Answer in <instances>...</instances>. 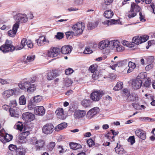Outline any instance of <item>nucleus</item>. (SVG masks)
Instances as JSON below:
<instances>
[{
    "label": "nucleus",
    "mask_w": 155,
    "mask_h": 155,
    "mask_svg": "<svg viewBox=\"0 0 155 155\" xmlns=\"http://www.w3.org/2000/svg\"><path fill=\"white\" fill-rule=\"evenodd\" d=\"M120 143L119 142V143H117V146L115 148V151L116 153L119 155H122L125 153L126 151L123 148L122 146L119 143Z\"/></svg>",
    "instance_id": "20"
},
{
    "label": "nucleus",
    "mask_w": 155,
    "mask_h": 155,
    "mask_svg": "<svg viewBox=\"0 0 155 155\" xmlns=\"http://www.w3.org/2000/svg\"><path fill=\"white\" fill-rule=\"evenodd\" d=\"M122 44L124 46L129 47H132L131 44L129 42L126 40H123L122 41Z\"/></svg>",
    "instance_id": "56"
},
{
    "label": "nucleus",
    "mask_w": 155,
    "mask_h": 155,
    "mask_svg": "<svg viewBox=\"0 0 155 155\" xmlns=\"http://www.w3.org/2000/svg\"><path fill=\"white\" fill-rule=\"evenodd\" d=\"M154 58L153 56H150L148 57L147 59V62L148 64H151L152 63H154Z\"/></svg>",
    "instance_id": "53"
},
{
    "label": "nucleus",
    "mask_w": 155,
    "mask_h": 155,
    "mask_svg": "<svg viewBox=\"0 0 155 155\" xmlns=\"http://www.w3.org/2000/svg\"><path fill=\"white\" fill-rule=\"evenodd\" d=\"M109 45V41L107 40H105L99 42L98 47L99 49L102 50L107 47Z\"/></svg>",
    "instance_id": "26"
},
{
    "label": "nucleus",
    "mask_w": 155,
    "mask_h": 155,
    "mask_svg": "<svg viewBox=\"0 0 155 155\" xmlns=\"http://www.w3.org/2000/svg\"><path fill=\"white\" fill-rule=\"evenodd\" d=\"M35 41L39 46H42L45 44L49 43V41L46 39L44 35L40 36L38 39L35 40Z\"/></svg>",
    "instance_id": "14"
},
{
    "label": "nucleus",
    "mask_w": 155,
    "mask_h": 155,
    "mask_svg": "<svg viewBox=\"0 0 155 155\" xmlns=\"http://www.w3.org/2000/svg\"><path fill=\"white\" fill-rule=\"evenodd\" d=\"M100 110L98 107H95L88 111L87 113L88 117L91 118L98 113Z\"/></svg>",
    "instance_id": "18"
},
{
    "label": "nucleus",
    "mask_w": 155,
    "mask_h": 155,
    "mask_svg": "<svg viewBox=\"0 0 155 155\" xmlns=\"http://www.w3.org/2000/svg\"><path fill=\"white\" fill-rule=\"evenodd\" d=\"M86 115V111L85 110H78L74 114V116L76 119H82Z\"/></svg>",
    "instance_id": "13"
},
{
    "label": "nucleus",
    "mask_w": 155,
    "mask_h": 155,
    "mask_svg": "<svg viewBox=\"0 0 155 155\" xmlns=\"http://www.w3.org/2000/svg\"><path fill=\"white\" fill-rule=\"evenodd\" d=\"M137 100V98L136 95L134 94H132L129 96L127 99V100L128 102L136 101Z\"/></svg>",
    "instance_id": "36"
},
{
    "label": "nucleus",
    "mask_w": 155,
    "mask_h": 155,
    "mask_svg": "<svg viewBox=\"0 0 155 155\" xmlns=\"http://www.w3.org/2000/svg\"><path fill=\"white\" fill-rule=\"evenodd\" d=\"M55 113L59 118L64 119V112L63 108L60 107L58 108L56 110Z\"/></svg>",
    "instance_id": "27"
},
{
    "label": "nucleus",
    "mask_w": 155,
    "mask_h": 155,
    "mask_svg": "<svg viewBox=\"0 0 155 155\" xmlns=\"http://www.w3.org/2000/svg\"><path fill=\"white\" fill-rule=\"evenodd\" d=\"M124 48L122 45H119L116 48V50L117 52H121L124 50Z\"/></svg>",
    "instance_id": "60"
},
{
    "label": "nucleus",
    "mask_w": 155,
    "mask_h": 155,
    "mask_svg": "<svg viewBox=\"0 0 155 155\" xmlns=\"http://www.w3.org/2000/svg\"><path fill=\"white\" fill-rule=\"evenodd\" d=\"M88 70L92 73H94L95 72H97V64H93L91 65L88 69Z\"/></svg>",
    "instance_id": "37"
},
{
    "label": "nucleus",
    "mask_w": 155,
    "mask_h": 155,
    "mask_svg": "<svg viewBox=\"0 0 155 155\" xmlns=\"http://www.w3.org/2000/svg\"><path fill=\"white\" fill-rule=\"evenodd\" d=\"M154 64V63H153L149 64L146 66L145 67V70L146 71H149L151 70L153 68Z\"/></svg>",
    "instance_id": "47"
},
{
    "label": "nucleus",
    "mask_w": 155,
    "mask_h": 155,
    "mask_svg": "<svg viewBox=\"0 0 155 155\" xmlns=\"http://www.w3.org/2000/svg\"><path fill=\"white\" fill-rule=\"evenodd\" d=\"M21 46L18 48H17L16 50H20L23 48L24 46L27 45L28 47L30 48H33V44L32 41L29 40H27L26 38H23L21 41Z\"/></svg>",
    "instance_id": "11"
},
{
    "label": "nucleus",
    "mask_w": 155,
    "mask_h": 155,
    "mask_svg": "<svg viewBox=\"0 0 155 155\" xmlns=\"http://www.w3.org/2000/svg\"><path fill=\"white\" fill-rule=\"evenodd\" d=\"M18 123L19 124L16 125L17 128L20 131H21L23 128V125L22 123L19 122Z\"/></svg>",
    "instance_id": "59"
},
{
    "label": "nucleus",
    "mask_w": 155,
    "mask_h": 155,
    "mask_svg": "<svg viewBox=\"0 0 155 155\" xmlns=\"http://www.w3.org/2000/svg\"><path fill=\"white\" fill-rule=\"evenodd\" d=\"M69 145L71 148L74 150H76L81 147V144L71 142L70 143Z\"/></svg>",
    "instance_id": "30"
},
{
    "label": "nucleus",
    "mask_w": 155,
    "mask_h": 155,
    "mask_svg": "<svg viewBox=\"0 0 155 155\" xmlns=\"http://www.w3.org/2000/svg\"><path fill=\"white\" fill-rule=\"evenodd\" d=\"M34 111L36 115L41 116L43 115L45 113V108L42 106L35 107L34 108Z\"/></svg>",
    "instance_id": "16"
},
{
    "label": "nucleus",
    "mask_w": 155,
    "mask_h": 155,
    "mask_svg": "<svg viewBox=\"0 0 155 155\" xmlns=\"http://www.w3.org/2000/svg\"><path fill=\"white\" fill-rule=\"evenodd\" d=\"M142 84V82L139 78H137L132 82V87L135 90L140 88Z\"/></svg>",
    "instance_id": "17"
},
{
    "label": "nucleus",
    "mask_w": 155,
    "mask_h": 155,
    "mask_svg": "<svg viewBox=\"0 0 155 155\" xmlns=\"http://www.w3.org/2000/svg\"><path fill=\"white\" fill-rule=\"evenodd\" d=\"M41 101V97L39 95H38L34 97L33 101L35 103H37L40 102Z\"/></svg>",
    "instance_id": "55"
},
{
    "label": "nucleus",
    "mask_w": 155,
    "mask_h": 155,
    "mask_svg": "<svg viewBox=\"0 0 155 155\" xmlns=\"http://www.w3.org/2000/svg\"><path fill=\"white\" fill-rule=\"evenodd\" d=\"M128 142H130L131 145H133L135 142L134 136H132L130 137L127 140Z\"/></svg>",
    "instance_id": "48"
},
{
    "label": "nucleus",
    "mask_w": 155,
    "mask_h": 155,
    "mask_svg": "<svg viewBox=\"0 0 155 155\" xmlns=\"http://www.w3.org/2000/svg\"><path fill=\"white\" fill-rule=\"evenodd\" d=\"M35 58V56H28L27 57V59L26 58L25 60H23L22 62L24 64H27L28 62H30L33 61L34 60Z\"/></svg>",
    "instance_id": "39"
},
{
    "label": "nucleus",
    "mask_w": 155,
    "mask_h": 155,
    "mask_svg": "<svg viewBox=\"0 0 155 155\" xmlns=\"http://www.w3.org/2000/svg\"><path fill=\"white\" fill-rule=\"evenodd\" d=\"M74 34V32L73 31H68L65 33V34L67 38H71Z\"/></svg>",
    "instance_id": "50"
},
{
    "label": "nucleus",
    "mask_w": 155,
    "mask_h": 155,
    "mask_svg": "<svg viewBox=\"0 0 155 155\" xmlns=\"http://www.w3.org/2000/svg\"><path fill=\"white\" fill-rule=\"evenodd\" d=\"M67 126L66 123H62L56 126L55 127V131H58L66 127Z\"/></svg>",
    "instance_id": "29"
},
{
    "label": "nucleus",
    "mask_w": 155,
    "mask_h": 155,
    "mask_svg": "<svg viewBox=\"0 0 155 155\" xmlns=\"http://www.w3.org/2000/svg\"><path fill=\"white\" fill-rule=\"evenodd\" d=\"M87 142L88 146L90 147H92L94 145V142L91 139L88 140Z\"/></svg>",
    "instance_id": "57"
},
{
    "label": "nucleus",
    "mask_w": 155,
    "mask_h": 155,
    "mask_svg": "<svg viewBox=\"0 0 155 155\" xmlns=\"http://www.w3.org/2000/svg\"><path fill=\"white\" fill-rule=\"evenodd\" d=\"M36 89L35 85L33 84H31L30 83L29 86L27 88V91L28 92H33Z\"/></svg>",
    "instance_id": "41"
},
{
    "label": "nucleus",
    "mask_w": 155,
    "mask_h": 155,
    "mask_svg": "<svg viewBox=\"0 0 155 155\" xmlns=\"http://www.w3.org/2000/svg\"><path fill=\"white\" fill-rule=\"evenodd\" d=\"M31 142L32 144L35 145L36 150H40L43 148L45 145V142L43 140H36L35 137L31 138Z\"/></svg>",
    "instance_id": "5"
},
{
    "label": "nucleus",
    "mask_w": 155,
    "mask_h": 155,
    "mask_svg": "<svg viewBox=\"0 0 155 155\" xmlns=\"http://www.w3.org/2000/svg\"><path fill=\"white\" fill-rule=\"evenodd\" d=\"M136 135L143 140H145L146 138V133L145 131L141 129H139L135 131Z\"/></svg>",
    "instance_id": "19"
},
{
    "label": "nucleus",
    "mask_w": 155,
    "mask_h": 155,
    "mask_svg": "<svg viewBox=\"0 0 155 155\" xmlns=\"http://www.w3.org/2000/svg\"><path fill=\"white\" fill-rule=\"evenodd\" d=\"M17 105V101L15 100L10 101L9 103V106L11 107H15Z\"/></svg>",
    "instance_id": "46"
},
{
    "label": "nucleus",
    "mask_w": 155,
    "mask_h": 155,
    "mask_svg": "<svg viewBox=\"0 0 155 155\" xmlns=\"http://www.w3.org/2000/svg\"><path fill=\"white\" fill-rule=\"evenodd\" d=\"M72 47L69 45H64L61 48V53L64 54L70 53L71 51Z\"/></svg>",
    "instance_id": "22"
},
{
    "label": "nucleus",
    "mask_w": 155,
    "mask_h": 155,
    "mask_svg": "<svg viewBox=\"0 0 155 155\" xmlns=\"http://www.w3.org/2000/svg\"><path fill=\"white\" fill-rule=\"evenodd\" d=\"M114 0H104V3L106 5H110L113 2Z\"/></svg>",
    "instance_id": "62"
},
{
    "label": "nucleus",
    "mask_w": 155,
    "mask_h": 155,
    "mask_svg": "<svg viewBox=\"0 0 155 155\" xmlns=\"http://www.w3.org/2000/svg\"><path fill=\"white\" fill-rule=\"evenodd\" d=\"M22 119L26 122H29L34 120L35 119V115L30 112H26L23 113Z\"/></svg>",
    "instance_id": "8"
},
{
    "label": "nucleus",
    "mask_w": 155,
    "mask_h": 155,
    "mask_svg": "<svg viewBox=\"0 0 155 155\" xmlns=\"http://www.w3.org/2000/svg\"><path fill=\"white\" fill-rule=\"evenodd\" d=\"M123 93L124 96H126L127 97L130 94V91L126 88L124 89L123 90Z\"/></svg>",
    "instance_id": "54"
},
{
    "label": "nucleus",
    "mask_w": 155,
    "mask_h": 155,
    "mask_svg": "<svg viewBox=\"0 0 155 155\" xmlns=\"http://www.w3.org/2000/svg\"><path fill=\"white\" fill-rule=\"evenodd\" d=\"M35 102L31 101H29L28 103V109L29 110H31L34 109V107L35 106Z\"/></svg>",
    "instance_id": "45"
},
{
    "label": "nucleus",
    "mask_w": 155,
    "mask_h": 155,
    "mask_svg": "<svg viewBox=\"0 0 155 155\" xmlns=\"http://www.w3.org/2000/svg\"><path fill=\"white\" fill-rule=\"evenodd\" d=\"M72 29L77 35H81L84 30V25L82 23H78L73 25Z\"/></svg>",
    "instance_id": "9"
},
{
    "label": "nucleus",
    "mask_w": 155,
    "mask_h": 155,
    "mask_svg": "<svg viewBox=\"0 0 155 155\" xmlns=\"http://www.w3.org/2000/svg\"><path fill=\"white\" fill-rule=\"evenodd\" d=\"M16 49L17 48H16V47L7 40H6L5 44L0 47V50L4 53L12 52Z\"/></svg>",
    "instance_id": "1"
},
{
    "label": "nucleus",
    "mask_w": 155,
    "mask_h": 155,
    "mask_svg": "<svg viewBox=\"0 0 155 155\" xmlns=\"http://www.w3.org/2000/svg\"><path fill=\"white\" fill-rule=\"evenodd\" d=\"M54 130H55V127L51 123H47L43 126L42 128L43 133L47 135L52 134Z\"/></svg>",
    "instance_id": "3"
},
{
    "label": "nucleus",
    "mask_w": 155,
    "mask_h": 155,
    "mask_svg": "<svg viewBox=\"0 0 155 155\" xmlns=\"http://www.w3.org/2000/svg\"><path fill=\"white\" fill-rule=\"evenodd\" d=\"M104 95L103 91L94 90L90 94V98L93 101L97 102L100 100Z\"/></svg>",
    "instance_id": "2"
},
{
    "label": "nucleus",
    "mask_w": 155,
    "mask_h": 155,
    "mask_svg": "<svg viewBox=\"0 0 155 155\" xmlns=\"http://www.w3.org/2000/svg\"><path fill=\"white\" fill-rule=\"evenodd\" d=\"M74 72V70L72 68H69L65 71V73L67 75H69L72 74Z\"/></svg>",
    "instance_id": "61"
},
{
    "label": "nucleus",
    "mask_w": 155,
    "mask_h": 155,
    "mask_svg": "<svg viewBox=\"0 0 155 155\" xmlns=\"http://www.w3.org/2000/svg\"><path fill=\"white\" fill-rule=\"evenodd\" d=\"M147 80L143 83V86L145 87L149 88L150 87L151 81L150 78L149 77L147 78Z\"/></svg>",
    "instance_id": "42"
},
{
    "label": "nucleus",
    "mask_w": 155,
    "mask_h": 155,
    "mask_svg": "<svg viewBox=\"0 0 155 155\" xmlns=\"http://www.w3.org/2000/svg\"><path fill=\"white\" fill-rule=\"evenodd\" d=\"M129 69L127 70V73H130L132 71L136 68V64L130 61L128 63Z\"/></svg>",
    "instance_id": "32"
},
{
    "label": "nucleus",
    "mask_w": 155,
    "mask_h": 155,
    "mask_svg": "<svg viewBox=\"0 0 155 155\" xmlns=\"http://www.w3.org/2000/svg\"><path fill=\"white\" fill-rule=\"evenodd\" d=\"M58 76V73L56 71H52L48 72L47 74V78L48 80H51L54 77Z\"/></svg>",
    "instance_id": "23"
},
{
    "label": "nucleus",
    "mask_w": 155,
    "mask_h": 155,
    "mask_svg": "<svg viewBox=\"0 0 155 155\" xmlns=\"http://www.w3.org/2000/svg\"><path fill=\"white\" fill-rule=\"evenodd\" d=\"M24 131L20 134L18 136V140L19 143H26V138L30 134L29 131H26L25 128H24Z\"/></svg>",
    "instance_id": "6"
},
{
    "label": "nucleus",
    "mask_w": 155,
    "mask_h": 155,
    "mask_svg": "<svg viewBox=\"0 0 155 155\" xmlns=\"http://www.w3.org/2000/svg\"><path fill=\"white\" fill-rule=\"evenodd\" d=\"M60 51V49L59 48H51L48 52V55L52 58L57 57L59 54Z\"/></svg>",
    "instance_id": "12"
},
{
    "label": "nucleus",
    "mask_w": 155,
    "mask_h": 155,
    "mask_svg": "<svg viewBox=\"0 0 155 155\" xmlns=\"http://www.w3.org/2000/svg\"><path fill=\"white\" fill-rule=\"evenodd\" d=\"M16 23L19 24V23H25L28 20V18L26 15L25 14H18L14 16Z\"/></svg>",
    "instance_id": "10"
},
{
    "label": "nucleus",
    "mask_w": 155,
    "mask_h": 155,
    "mask_svg": "<svg viewBox=\"0 0 155 155\" xmlns=\"http://www.w3.org/2000/svg\"><path fill=\"white\" fill-rule=\"evenodd\" d=\"M9 149L12 151H15L17 149V147L16 145L11 144L8 146Z\"/></svg>",
    "instance_id": "51"
},
{
    "label": "nucleus",
    "mask_w": 155,
    "mask_h": 155,
    "mask_svg": "<svg viewBox=\"0 0 155 155\" xmlns=\"http://www.w3.org/2000/svg\"><path fill=\"white\" fill-rule=\"evenodd\" d=\"M104 16L107 18H111L114 15L113 12L110 10L106 11L104 13Z\"/></svg>",
    "instance_id": "35"
},
{
    "label": "nucleus",
    "mask_w": 155,
    "mask_h": 155,
    "mask_svg": "<svg viewBox=\"0 0 155 155\" xmlns=\"http://www.w3.org/2000/svg\"><path fill=\"white\" fill-rule=\"evenodd\" d=\"M123 87V83L121 81H119L114 87L113 89L116 91H117L121 89Z\"/></svg>",
    "instance_id": "34"
},
{
    "label": "nucleus",
    "mask_w": 155,
    "mask_h": 155,
    "mask_svg": "<svg viewBox=\"0 0 155 155\" xmlns=\"http://www.w3.org/2000/svg\"><path fill=\"white\" fill-rule=\"evenodd\" d=\"M19 26V25L18 23H15L13 26L12 30H10L8 31V35L10 37H15Z\"/></svg>",
    "instance_id": "15"
},
{
    "label": "nucleus",
    "mask_w": 155,
    "mask_h": 155,
    "mask_svg": "<svg viewBox=\"0 0 155 155\" xmlns=\"http://www.w3.org/2000/svg\"><path fill=\"white\" fill-rule=\"evenodd\" d=\"M141 9L140 6L135 3H132L131 5L130 9V12H134L136 13L139 12Z\"/></svg>",
    "instance_id": "21"
},
{
    "label": "nucleus",
    "mask_w": 155,
    "mask_h": 155,
    "mask_svg": "<svg viewBox=\"0 0 155 155\" xmlns=\"http://www.w3.org/2000/svg\"><path fill=\"white\" fill-rule=\"evenodd\" d=\"M55 146V143L54 142H51L49 143L47 146V149L50 151L52 150Z\"/></svg>",
    "instance_id": "43"
},
{
    "label": "nucleus",
    "mask_w": 155,
    "mask_h": 155,
    "mask_svg": "<svg viewBox=\"0 0 155 155\" xmlns=\"http://www.w3.org/2000/svg\"><path fill=\"white\" fill-rule=\"evenodd\" d=\"M92 52V50H91L89 47H86L84 51V53L85 54H91Z\"/></svg>",
    "instance_id": "52"
},
{
    "label": "nucleus",
    "mask_w": 155,
    "mask_h": 155,
    "mask_svg": "<svg viewBox=\"0 0 155 155\" xmlns=\"http://www.w3.org/2000/svg\"><path fill=\"white\" fill-rule=\"evenodd\" d=\"M55 37L58 39H61L64 37V34L63 33L58 32Z\"/></svg>",
    "instance_id": "58"
},
{
    "label": "nucleus",
    "mask_w": 155,
    "mask_h": 155,
    "mask_svg": "<svg viewBox=\"0 0 155 155\" xmlns=\"http://www.w3.org/2000/svg\"><path fill=\"white\" fill-rule=\"evenodd\" d=\"M98 24V22L97 21L94 22H89L87 25L88 30H92L97 27Z\"/></svg>",
    "instance_id": "33"
},
{
    "label": "nucleus",
    "mask_w": 155,
    "mask_h": 155,
    "mask_svg": "<svg viewBox=\"0 0 155 155\" xmlns=\"http://www.w3.org/2000/svg\"><path fill=\"white\" fill-rule=\"evenodd\" d=\"M129 12L128 16L129 18L134 17L137 15V13H134V12H130V11Z\"/></svg>",
    "instance_id": "64"
},
{
    "label": "nucleus",
    "mask_w": 155,
    "mask_h": 155,
    "mask_svg": "<svg viewBox=\"0 0 155 155\" xmlns=\"http://www.w3.org/2000/svg\"><path fill=\"white\" fill-rule=\"evenodd\" d=\"M147 77V74L145 72H142L140 73L137 77V78L140 79H144Z\"/></svg>",
    "instance_id": "44"
},
{
    "label": "nucleus",
    "mask_w": 155,
    "mask_h": 155,
    "mask_svg": "<svg viewBox=\"0 0 155 155\" xmlns=\"http://www.w3.org/2000/svg\"><path fill=\"white\" fill-rule=\"evenodd\" d=\"M119 45H120V43L117 40H114L109 42V45H112L113 48H116Z\"/></svg>",
    "instance_id": "38"
},
{
    "label": "nucleus",
    "mask_w": 155,
    "mask_h": 155,
    "mask_svg": "<svg viewBox=\"0 0 155 155\" xmlns=\"http://www.w3.org/2000/svg\"><path fill=\"white\" fill-rule=\"evenodd\" d=\"M10 115L12 117H18L19 114L17 110L14 109L12 108H10L9 110Z\"/></svg>",
    "instance_id": "28"
},
{
    "label": "nucleus",
    "mask_w": 155,
    "mask_h": 155,
    "mask_svg": "<svg viewBox=\"0 0 155 155\" xmlns=\"http://www.w3.org/2000/svg\"><path fill=\"white\" fill-rule=\"evenodd\" d=\"M92 102L90 99H84L82 101L81 104L85 108L91 107Z\"/></svg>",
    "instance_id": "24"
},
{
    "label": "nucleus",
    "mask_w": 155,
    "mask_h": 155,
    "mask_svg": "<svg viewBox=\"0 0 155 155\" xmlns=\"http://www.w3.org/2000/svg\"><path fill=\"white\" fill-rule=\"evenodd\" d=\"M139 15L140 21L142 22H145L146 21V19L145 18L144 16L142 15V14L141 12H140Z\"/></svg>",
    "instance_id": "63"
},
{
    "label": "nucleus",
    "mask_w": 155,
    "mask_h": 155,
    "mask_svg": "<svg viewBox=\"0 0 155 155\" xmlns=\"http://www.w3.org/2000/svg\"><path fill=\"white\" fill-rule=\"evenodd\" d=\"M13 138V136L5 132L4 130L0 131V140L3 143H5L11 141Z\"/></svg>",
    "instance_id": "4"
},
{
    "label": "nucleus",
    "mask_w": 155,
    "mask_h": 155,
    "mask_svg": "<svg viewBox=\"0 0 155 155\" xmlns=\"http://www.w3.org/2000/svg\"><path fill=\"white\" fill-rule=\"evenodd\" d=\"M149 38V37L147 35H144L140 36H136L134 37L132 40V41L133 43L135 44L138 45L143 42L147 41Z\"/></svg>",
    "instance_id": "7"
},
{
    "label": "nucleus",
    "mask_w": 155,
    "mask_h": 155,
    "mask_svg": "<svg viewBox=\"0 0 155 155\" xmlns=\"http://www.w3.org/2000/svg\"><path fill=\"white\" fill-rule=\"evenodd\" d=\"M14 90L13 89L7 90L4 91L2 93V95L5 98H8L13 94Z\"/></svg>",
    "instance_id": "25"
},
{
    "label": "nucleus",
    "mask_w": 155,
    "mask_h": 155,
    "mask_svg": "<svg viewBox=\"0 0 155 155\" xmlns=\"http://www.w3.org/2000/svg\"><path fill=\"white\" fill-rule=\"evenodd\" d=\"M30 83L28 82H24L18 84L19 88L24 90L27 89V88L29 86Z\"/></svg>",
    "instance_id": "31"
},
{
    "label": "nucleus",
    "mask_w": 155,
    "mask_h": 155,
    "mask_svg": "<svg viewBox=\"0 0 155 155\" xmlns=\"http://www.w3.org/2000/svg\"><path fill=\"white\" fill-rule=\"evenodd\" d=\"M100 76L98 71L95 72L94 73H93V74L92 75V78L94 80H96L99 78Z\"/></svg>",
    "instance_id": "49"
},
{
    "label": "nucleus",
    "mask_w": 155,
    "mask_h": 155,
    "mask_svg": "<svg viewBox=\"0 0 155 155\" xmlns=\"http://www.w3.org/2000/svg\"><path fill=\"white\" fill-rule=\"evenodd\" d=\"M19 104L20 105H25L26 103V99L24 95L21 96L19 98Z\"/></svg>",
    "instance_id": "40"
}]
</instances>
